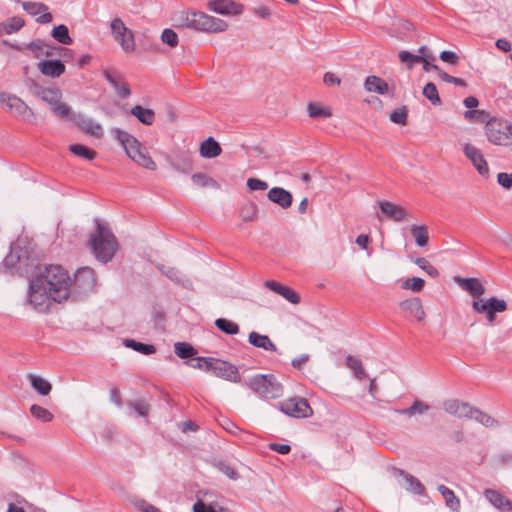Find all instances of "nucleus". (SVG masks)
<instances>
[{"mask_svg": "<svg viewBox=\"0 0 512 512\" xmlns=\"http://www.w3.org/2000/svg\"><path fill=\"white\" fill-rule=\"evenodd\" d=\"M71 294L70 277L58 265H46L38 269L29 285V304L39 312H46L51 300L61 303Z\"/></svg>", "mask_w": 512, "mask_h": 512, "instance_id": "obj_1", "label": "nucleus"}, {"mask_svg": "<svg viewBox=\"0 0 512 512\" xmlns=\"http://www.w3.org/2000/svg\"><path fill=\"white\" fill-rule=\"evenodd\" d=\"M455 282L472 297V309L478 314H485L488 323L493 324L496 320V314L507 310V302L497 297L481 298L486 292L485 286L479 279L455 277Z\"/></svg>", "mask_w": 512, "mask_h": 512, "instance_id": "obj_2", "label": "nucleus"}, {"mask_svg": "<svg viewBox=\"0 0 512 512\" xmlns=\"http://www.w3.org/2000/svg\"><path fill=\"white\" fill-rule=\"evenodd\" d=\"M112 134L119 141L131 160L146 169H156V163L148 154L146 147H144L134 136L120 128H114L112 130Z\"/></svg>", "mask_w": 512, "mask_h": 512, "instance_id": "obj_3", "label": "nucleus"}, {"mask_svg": "<svg viewBox=\"0 0 512 512\" xmlns=\"http://www.w3.org/2000/svg\"><path fill=\"white\" fill-rule=\"evenodd\" d=\"M90 247L98 261L107 263L114 257L118 249V242L107 227L97 223L95 232L90 236Z\"/></svg>", "mask_w": 512, "mask_h": 512, "instance_id": "obj_4", "label": "nucleus"}, {"mask_svg": "<svg viewBox=\"0 0 512 512\" xmlns=\"http://www.w3.org/2000/svg\"><path fill=\"white\" fill-rule=\"evenodd\" d=\"M181 27L192 28L206 32H223L227 29V23L219 18L210 16L204 12H187L179 19Z\"/></svg>", "mask_w": 512, "mask_h": 512, "instance_id": "obj_5", "label": "nucleus"}, {"mask_svg": "<svg viewBox=\"0 0 512 512\" xmlns=\"http://www.w3.org/2000/svg\"><path fill=\"white\" fill-rule=\"evenodd\" d=\"M246 385L266 400L280 398L284 393L282 384L272 374H257L251 377Z\"/></svg>", "mask_w": 512, "mask_h": 512, "instance_id": "obj_6", "label": "nucleus"}, {"mask_svg": "<svg viewBox=\"0 0 512 512\" xmlns=\"http://www.w3.org/2000/svg\"><path fill=\"white\" fill-rule=\"evenodd\" d=\"M95 285V274L93 269L83 267L76 271L74 279H70L71 294L69 298L79 300L93 291Z\"/></svg>", "mask_w": 512, "mask_h": 512, "instance_id": "obj_7", "label": "nucleus"}, {"mask_svg": "<svg viewBox=\"0 0 512 512\" xmlns=\"http://www.w3.org/2000/svg\"><path fill=\"white\" fill-rule=\"evenodd\" d=\"M278 408L281 412L293 418H307L313 414V409L308 401L301 397L284 400L278 403Z\"/></svg>", "mask_w": 512, "mask_h": 512, "instance_id": "obj_8", "label": "nucleus"}, {"mask_svg": "<svg viewBox=\"0 0 512 512\" xmlns=\"http://www.w3.org/2000/svg\"><path fill=\"white\" fill-rule=\"evenodd\" d=\"M0 103L3 104L9 111L22 118L24 121L30 122L34 117L33 110L16 95L1 92Z\"/></svg>", "mask_w": 512, "mask_h": 512, "instance_id": "obj_9", "label": "nucleus"}, {"mask_svg": "<svg viewBox=\"0 0 512 512\" xmlns=\"http://www.w3.org/2000/svg\"><path fill=\"white\" fill-rule=\"evenodd\" d=\"M111 30L114 39L120 44L125 52L135 50V40L133 32L128 29L120 18H115L111 22Z\"/></svg>", "mask_w": 512, "mask_h": 512, "instance_id": "obj_10", "label": "nucleus"}, {"mask_svg": "<svg viewBox=\"0 0 512 512\" xmlns=\"http://www.w3.org/2000/svg\"><path fill=\"white\" fill-rule=\"evenodd\" d=\"M211 373L216 377L233 383H238L241 381L238 368L229 362L220 359L215 360Z\"/></svg>", "mask_w": 512, "mask_h": 512, "instance_id": "obj_11", "label": "nucleus"}, {"mask_svg": "<svg viewBox=\"0 0 512 512\" xmlns=\"http://www.w3.org/2000/svg\"><path fill=\"white\" fill-rule=\"evenodd\" d=\"M22 8L31 16L39 15L36 22L39 24H47L52 22L53 16L49 12V7L41 2L23 1Z\"/></svg>", "mask_w": 512, "mask_h": 512, "instance_id": "obj_12", "label": "nucleus"}, {"mask_svg": "<svg viewBox=\"0 0 512 512\" xmlns=\"http://www.w3.org/2000/svg\"><path fill=\"white\" fill-rule=\"evenodd\" d=\"M463 152L481 176H487L489 174L488 164L480 149L474 145L466 143L463 145Z\"/></svg>", "mask_w": 512, "mask_h": 512, "instance_id": "obj_13", "label": "nucleus"}, {"mask_svg": "<svg viewBox=\"0 0 512 512\" xmlns=\"http://www.w3.org/2000/svg\"><path fill=\"white\" fill-rule=\"evenodd\" d=\"M30 89L34 96L49 104L51 107L62 98V92L57 87H43L33 83Z\"/></svg>", "mask_w": 512, "mask_h": 512, "instance_id": "obj_14", "label": "nucleus"}, {"mask_svg": "<svg viewBox=\"0 0 512 512\" xmlns=\"http://www.w3.org/2000/svg\"><path fill=\"white\" fill-rule=\"evenodd\" d=\"M27 48L34 53L36 58L55 56L61 52H68L67 48L50 45L39 39L30 42Z\"/></svg>", "mask_w": 512, "mask_h": 512, "instance_id": "obj_15", "label": "nucleus"}, {"mask_svg": "<svg viewBox=\"0 0 512 512\" xmlns=\"http://www.w3.org/2000/svg\"><path fill=\"white\" fill-rule=\"evenodd\" d=\"M444 411L457 418L469 419L472 406L467 402H462L457 399H449L443 402Z\"/></svg>", "mask_w": 512, "mask_h": 512, "instance_id": "obj_16", "label": "nucleus"}, {"mask_svg": "<svg viewBox=\"0 0 512 512\" xmlns=\"http://www.w3.org/2000/svg\"><path fill=\"white\" fill-rule=\"evenodd\" d=\"M208 9L221 15H238L242 12V5L230 0H210Z\"/></svg>", "mask_w": 512, "mask_h": 512, "instance_id": "obj_17", "label": "nucleus"}, {"mask_svg": "<svg viewBox=\"0 0 512 512\" xmlns=\"http://www.w3.org/2000/svg\"><path fill=\"white\" fill-rule=\"evenodd\" d=\"M268 199L279 205L282 209H287L292 205L293 196L292 194L282 188V187H273L267 193Z\"/></svg>", "mask_w": 512, "mask_h": 512, "instance_id": "obj_18", "label": "nucleus"}, {"mask_svg": "<svg viewBox=\"0 0 512 512\" xmlns=\"http://www.w3.org/2000/svg\"><path fill=\"white\" fill-rule=\"evenodd\" d=\"M39 71L51 78H58L65 72V65L59 59L56 60H44L38 63Z\"/></svg>", "mask_w": 512, "mask_h": 512, "instance_id": "obj_19", "label": "nucleus"}, {"mask_svg": "<svg viewBox=\"0 0 512 512\" xmlns=\"http://www.w3.org/2000/svg\"><path fill=\"white\" fill-rule=\"evenodd\" d=\"M379 206L382 213L396 222H401L407 219L408 213L400 205H396L389 201H381Z\"/></svg>", "mask_w": 512, "mask_h": 512, "instance_id": "obj_20", "label": "nucleus"}, {"mask_svg": "<svg viewBox=\"0 0 512 512\" xmlns=\"http://www.w3.org/2000/svg\"><path fill=\"white\" fill-rule=\"evenodd\" d=\"M104 77L121 98L125 99L130 96V88L120 76L114 72L106 70L104 71Z\"/></svg>", "mask_w": 512, "mask_h": 512, "instance_id": "obj_21", "label": "nucleus"}, {"mask_svg": "<svg viewBox=\"0 0 512 512\" xmlns=\"http://www.w3.org/2000/svg\"><path fill=\"white\" fill-rule=\"evenodd\" d=\"M265 286L271 291L281 295L292 304H298L300 302L299 295L288 286L282 285L276 281H266Z\"/></svg>", "mask_w": 512, "mask_h": 512, "instance_id": "obj_22", "label": "nucleus"}, {"mask_svg": "<svg viewBox=\"0 0 512 512\" xmlns=\"http://www.w3.org/2000/svg\"><path fill=\"white\" fill-rule=\"evenodd\" d=\"M484 495L486 499L498 510L502 512L511 511L512 510V503L511 501L503 496L501 493H499L496 490L493 489H486L484 491Z\"/></svg>", "mask_w": 512, "mask_h": 512, "instance_id": "obj_23", "label": "nucleus"}, {"mask_svg": "<svg viewBox=\"0 0 512 512\" xmlns=\"http://www.w3.org/2000/svg\"><path fill=\"white\" fill-rule=\"evenodd\" d=\"M364 87L368 92H374L380 95H387L390 93L388 83L375 75L368 76L365 79Z\"/></svg>", "mask_w": 512, "mask_h": 512, "instance_id": "obj_24", "label": "nucleus"}, {"mask_svg": "<svg viewBox=\"0 0 512 512\" xmlns=\"http://www.w3.org/2000/svg\"><path fill=\"white\" fill-rule=\"evenodd\" d=\"M199 153L203 158L211 159L219 156L222 148L213 137H208L200 144Z\"/></svg>", "mask_w": 512, "mask_h": 512, "instance_id": "obj_25", "label": "nucleus"}, {"mask_svg": "<svg viewBox=\"0 0 512 512\" xmlns=\"http://www.w3.org/2000/svg\"><path fill=\"white\" fill-rule=\"evenodd\" d=\"M400 307L402 310L413 315L418 321H423L425 318V311L423 310L421 300L417 297L402 301Z\"/></svg>", "mask_w": 512, "mask_h": 512, "instance_id": "obj_26", "label": "nucleus"}, {"mask_svg": "<svg viewBox=\"0 0 512 512\" xmlns=\"http://www.w3.org/2000/svg\"><path fill=\"white\" fill-rule=\"evenodd\" d=\"M171 166L180 173L189 174L193 170L192 157L186 152H181L173 158Z\"/></svg>", "mask_w": 512, "mask_h": 512, "instance_id": "obj_27", "label": "nucleus"}, {"mask_svg": "<svg viewBox=\"0 0 512 512\" xmlns=\"http://www.w3.org/2000/svg\"><path fill=\"white\" fill-rule=\"evenodd\" d=\"M77 124L79 128L86 134H89L96 138H101L103 135L102 126L91 118L79 116V121L77 122Z\"/></svg>", "mask_w": 512, "mask_h": 512, "instance_id": "obj_28", "label": "nucleus"}, {"mask_svg": "<svg viewBox=\"0 0 512 512\" xmlns=\"http://www.w3.org/2000/svg\"><path fill=\"white\" fill-rule=\"evenodd\" d=\"M248 341L254 347L262 348L266 351H277L275 344L267 335L252 331L249 333Z\"/></svg>", "mask_w": 512, "mask_h": 512, "instance_id": "obj_29", "label": "nucleus"}, {"mask_svg": "<svg viewBox=\"0 0 512 512\" xmlns=\"http://www.w3.org/2000/svg\"><path fill=\"white\" fill-rule=\"evenodd\" d=\"M24 24L25 21L19 16H14L4 22H0V37L3 34H12L19 31Z\"/></svg>", "mask_w": 512, "mask_h": 512, "instance_id": "obj_30", "label": "nucleus"}, {"mask_svg": "<svg viewBox=\"0 0 512 512\" xmlns=\"http://www.w3.org/2000/svg\"><path fill=\"white\" fill-rule=\"evenodd\" d=\"M397 473L399 475L403 476V478L405 479L406 483L408 484V486L406 487V489L408 491H410L416 495L424 494L425 488L416 477H414L412 474H409L401 469H398Z\"/></svg>", "mask_w": 512, "mask_h": 512, "instance_id": "obj_31", "label": "nucleus"}, {"mask_svg": "<svg viewBox=\"0 0 512 512\" xmlns=\"http://www.w3.org/2000/svg\"><path fill=\"white\" fill-rule=\"evenodd\" d=\"M31 387L40 395L46 396L48 395L52 390V385L50 382L45 380L44 378L31 374L28 376Z\"/></svg>", "mask_w": 512, "mask_h": 512, "instance_id": "obj_32", "label": "nucleus"}, {"mask_svg": "<svg viewBox=\"0 0 512 512\" xmlns=\"http://www.w3.org/2000/svg\"><path fill=\"white\" fill-rule=\"evenodd\" d=\"M469 419H474L478 423L482 424L487 428L498 426L499 422L494 419L491 415L478 408L473 407Z\"/></svg>", "mask_w": 512, "mask_h": 512, "instance_id": "obj_33", "label": "nucleus"}, {"mask_svg": "<svg viewBox=\"0 0 512 512\" xmlns=\"http://www.w3.org/2000/svg\"><path fill=\"white\" fill-rule=\"evenodd\" d=\"M410 232L417 246L424 247L428 244L429 234L426 225H412Z\"/></svg>", "mask_w": 512, "mask_h": 512, "instance_id": "obj_34", "label": "nucleus"}, {"mask_svg": "<svg viewBox=\"0 0 512 512\" xmlns=\"http://www.w3.org/2000/svg\"><path fill=\"white\" fill-rule=\"evenodd\" d=\"M429 409L430 406L427 403L419 399H416L410 407L404 409H397L396 413H398L399 415H406L412 417L416 414H424Z\"/></svg>", "mask_w": 512, "mask_h": 512, "instance_id": "obj_35", "label": "nucleus"}, {"mask_svg": "<svg viewBox=\"0 0 512 512\" xmlns=\"http://www.w3.org/2000/svg\"><path fill=\"white\" fill-rule=\"evenodd\" d=\"M131 114L134 115L141 123L145 125H151L155 119V113L153 110L143 108L140 105L132 107Z\"/></svg>", "mask_w": 512, "mask_h": 512, "instance_id": "obj_36", "label": "nucleus"}, {"mask_svg": "<svg viewBox=\"0 0 512 512\" xmlns=\"http://www.w3.org/2000/svg\"><path fill=\"white\" fill-rule=\"evenodd\" d=\"M191 180L194 185L202 188H213V189H219L220 184L210 177L209 175L205 173H195L192 175Z\"/></svg>", "mask_w": 512, "mask_h": 512, "instance_id": "obj_37", "label": "nucleus"}, {"mask_svg": "<svg viewBox=\"0 0 512 512\" xmlns=\"http://www.w3.org/2000/svg\"><path fill=\"white\" fill-rule=\"evenodd\" d=\"M438 491L444 497L446 505L453 511H458L460 507V501L455 496L454 492L444 485L438 486Z\"/></svg>", "mask_w": 512, "mask_h": 512, "instance_id": "obj_38", "label": "nucleus"}, {"mask_svg": "<svg viewBox=\"0 0 512 512\" xmlns=\"http://www.w3.org/2000/svg\"><path fill=\"white\" fill-rule=\"evenodd\" d=\"M51 36L59 43L63 45H69L72 43V38L69 35L68 27L64 24L55 26L52 29Z\"/></svg>", "mask_w": 512, "mask_h": 512, "instance_id": "obj_39", "label": "nucleus"}, {"mask_svg": "<svg viewBox=\"0 0 512 512\" xmlns=\"http://www.w3.org/2000/svg\"><path fill=\"white\" fill-rule=\"evenodd\" d=\"M123 343L126 347L131 348L144 355H150L155 353L156 351V348L153 345L137 342L133 339H125Z\"/></svg>", "mask_w": 512, "mask_h": 512, "instance_id": "obj_40", "label": "nucleus"}, {"mask_svg": "<svg viewBox=\"0 0 512 512\" xmlns=\"http://www.w3.org/2000/svg\"><path fill=\"white\" fill-rule=\"evenodd\" d=\"M128 408L135 412L138 417H146L150 411L149 403L144 399L127 401Z\"/></svg>", "mask_w": 512, "mask_h": 512, "instance_id": "obj_41", "label": "nucleus"}, {"mask_svg": "<svg viewBox=\"0 0 512 512\" xmlns=\"http://www.w3.org/2000/svg\"><path fill=\"white\" fill-rule=\"evenodd\" d=\"M346 365L353 371L354 376L357 379L363 380L364 378L367 377V374L362 366V363L358 358H355L354 356L351 355L347 356Z\"/></svg>", "mask_w": 512, "mask_h": 512, "instance_id": "obj_42", "label": "nucleus"}, {"mask_svg": "<svg viewBox=\"0 0 512 512\" xmlns=\"http://www.w3.org/2000/svg\"><path fill=\"white\" fill-rule=\"evenodd\" d=\"M160 272L177 284H183L185 276L175 267L158 265Z\"/></svg>", "mask_w": 512, "mask_h": 512, "instance_id": "obj_43", "label": "nucleus"}, {"mask_svg": "<svg viewBox=\"0 0 512 512\" xmlns=\"http://www.w3.org/2000/svg\"><path fill=\"white\" fill-rule=\"evenodd\" d=\"M69 150L74 155H76L78 157H82L87 160H93L97 155L96 151H94L82 144H71L69 146Z\"/></svg>", "mask_w": 512, "mask_h": 512, "instance_id": "obj_44", "label": "nucleus"}, {"mask_svg": "<svg viewBox=\"0 0 512 512\" xmlns=\"http://www.w3.org/2000/svg\"><path fill=\"white\" fill-rule=\"evenodd\" d=\"M215 326L227 335H235L239 332V326L225 318L216 319Z\"/></svg>", "mask_w": 512, "mask_h": 512, "instance_id": "obj_45", "label": "nucleus"}, {"mask_svg": "<svg viewBox=\"0 0 512 512\" xmlns=\"http://www.w3.org/2000/svg\"><path fill=\"white\" fill-rule=\"evenodd\" d=\"M174 351L175 354L182 359L190 358L196 353L193 346L186 342H177L174 345Z\"/></svg>", "mask_w": 512, "mask_h": 512, "instance_id": "obj_46", "label": "nucleus"}, {"mask_svg": "<svg viewBox=\"0 0 512 512\" xmlns=\"http://www.w3.org/2000/svg\"><path fill=\"white\" fill-rule=\"evenodd\" d=\"M30 412L33 417L43 422H50L53 419V414L49 410L36 404L30 407Z\"/></svg>", "mask_w": 512, "mask_h": 512, "instance_id": "obj_47", "label": "nucleus"}, {"mask_svg": "<svg viewBox=\"0 0 512 512\" xmlns=\"http://www.w3.org/2000/svg\"><path fill=\"white\" fill-rule=\"evenodd\" d=\"M423 95L435 106L441 105V99L439 97L436 86L429 82L423 88Z\"/></svg>", "mask_w": 512, "mask_h": 512, "instance_id": "obj_48", "label": "nucleus"}, {"mask_svg": "<svg viewBox=\"0 0 512 512\" xmlns=\"http://www.w3.org/2000/svg\"><path fill=\"white\" fill-rule=\"evenodd\" d=\"M399 60L402 63H405L409 69H411L417 63H420V60H424V56L412 54L406 50H402L398 54Z\"/></svg>", "mask_w": 512, "mask_h": 512, "instance_id": "obj_49", "label": "nucleus"}, {"mask_svg": "<svg viewBox=\"0 0 512 512\" xmlns=\"http://www.w3.org/2000/svg\"><path fill=\"white\" fill-rule=\"evenodd\" d=\"M51 110L60 119H72L71 108L65 103L59 101L51 107Z\"/></svg>", "mask_w": 512, "mask_h": 512, "instance_id": "obj_50", "label": "nucleus"}, {"mask_svg": "<svg viewBox=\"0 0 512 512\" xmlns=\"http://www.w3.org/2000/svg\"><path fill=\"white\" fill-rule=\"evenodd\" d=\"M413 262L420 267L423 271H425L429 276L436 278L439 276V271L433 265L429 263V261L424 257H418Z\"/></svg>", "mask_w": 512, "mask_h": 512, "instance_id": "obj_51", "label": "nucleus"}, {"mask_svg": "<svg viewBox=\"0 0 512 512\" xmlns=\"http://www.w3.org/2000/svg\"><path fill=\"white\" fill-rule=\"evenodd\" d=\"M433 70L438 72L439 77L441 80L447 83H452L458 86L466 87L467 83L462 78L454 77L449 75L448 73L442 71L437 65L432 66Z\"/></svg>", "mask_w": 512, "mask_h": 512, "instance_id": "obj_52", "label": "nucleus"}, {"mask_svg": "<svg viewBox=\"0 0 512 512\" xmlns=\"http://www.w3.org/2000/svg\"><path fill=\"white\" fill-rule=\"evenodd\" d=\"M307 110L311 118H326L331 115L328 109L314 103H309Z\"/></svg>", "mask_w": 512, "mask_h": 512, "instance_id": "obj_53", "label": "nucleus"}, {"mask_svg": "<svg viewBox=\"0 0 512 512\" xmlns=\"http://www.w3.org/2000/svg\"><path fill=\"white\" fill-rule=\"evenodd\" d=\"M463 115L469 122H484L488 117V114L484 110H467Z\"/></svg>", "mask_w": 512, "mask_h": 512, "instance_id": "obj_54", "label": "nucleus"}, {"mask_svg": "<svg viewBox=\"0 0 512 512\" xmlns=\"http://www.w3.org/2000/svg\"><path fill=\"white\" fill-rule=\"evenodd\" d=\"M425 281L419 277H412L405 280L402 287L404 289H410L413 292H419L424 287Z\"/></svg>", "mask_w": 512, "mask_h": 512, "instance_id": "obj_55", "label": "nucleus"}, {"mask_svg": "<svg viewBox=\"0 0 512 512\" xmlns=\"http://www.w3.org/2000/svg\"><path fill=\"white\" fill-rule=\"evenodd\" d=\"M215 360L216 358L212 357H197L196 359H194V361H196V364H193V367L204 370L206 372H211Z\"/></svg>", "mask_w": 512, "mask_h": 512, "instance_id": "obj_56", "label": "nucleus"}, {"mask_svg": "<svg viewBox=\"0 0 512 512\" xmlns=\"http://www.w3.org/2000/svg\"><path fill=\"white\" fill-rule=\"evenodd\" d=\"M161 40L163 43L169 45L170 47H176L178 45V35L172 29H164L161 34Z\"/></svg>", "mask_w": 512, "mask_h": 512, "instance_id": "obj_57", "label": "nucleus"}, {"mask_svg": "<svg viewBox=\"0 0 512 512\" xmlns=\"http://www.w3.org/2000/svg\"><path fill=\"white\" fill-rule=\"evenodd\" d=\"M390 120L396 124L405 125L407 123V110L405 107L397 108L390 113Z\"/></svg>", "mask_w": 512, "mask_h": 512, "instance_id": "obj_58", "label": "nucleus"}, {"mask_svg": "<svg viewBox=\"0 0 512 512\" xmlns=\"http://www.w3.org/2000/svg\"><path fill=\"white\" fill-rule=\"evenodd\" d=\"M247 186L252 191H263L268 188V184L265 181L256 178H249L247 180Z\"/></svg>", "mask_w": 512, "mask_h": 512, "instance_id": "obj_59", "label": "nucleus"}, {"mask_svg": "<svg viewBox=\"0 0 512 512\" xmlns=\"http://www.w3.org/2000/svg\"><path fill=\"white\" fill-rule=\"evenodd\" d=\"M257 215V206L250 204L243 208L242 217L244 221H252Z\"/></svg>", "mask_w": 512, "mask_h": 512, "instance_id": "obj_60", "label": "nucleus"}, {"mask_svg": "<svg viewBox=\"0 0 512 512\" xmlns=\"http://www.w3.org/2000/svg\"><path fill=\"white\" fill-rule=\"evenodd\" d=\"M497 181L499 185H501L505 189H511L512 188V173H504L501 172L497 175Z\"/></svg>", "mask_w": 512, "mask_h": 512, "instance_id": "obj_61", "label": "nucleus"}, {"mask_svg": "<svg viewBox=\"0 0 512 512\" xmlns=\"http://www.w3.org/2000/svg\"><path fill=\"white\" fill-rule=\"evenodd\" d=\"M440 59L446 63L456 65L458 63L459 57L455 52L445 50L440 53Z\"/></svg>", "mask_w": 512, "mask_h": 512, "instance_id": "obj_62", "label": "nucleus"}, {"mask_svg": "<svg viewBox=\"0 0 512 512\" xmlns=\"http://www.w3.org/2000/svg\"><path fill=\"white\" fill-rule=\"evenodd\" d=\"M135 506L141 511V512H161L157 507L154 505L148 503L147 501L140 499L135 502Z\"/></svg>", "mask_w": 512, "mask_h": 512, "instance_id": "obj_63", "label": "nucleus"}, {"mask_svg": "<svg viewBox=\"0 0 512 512\" xmlns=\"http://www.w3.org/2000/svg\"><path fill=\"white\" fill-rule=\"evenodd\" d=\"M193 512H215L211 506H207L202 500H198L193 505Z\"/></svg>", "mask_w": 512, "mask_h": 512, "instance_id": "obj_64", "label": "nucleus"}]
</instances>
